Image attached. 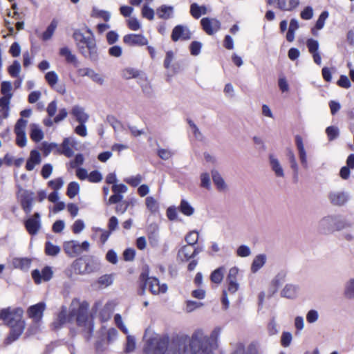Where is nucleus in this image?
<instances>
[{
	"label": "nucleus",
	"instance_id": "f257e3e1",
	"mask_svg": "<svg viewBox=\"0 0 354 354\" xmlns=\"http://www.w3.org/2000/svg\"><path fill=\"white\" fill-rule=\"evenodd\" d=\"M222 328L215 327L209 336L198 328L194 331L190 338L188 335H177L173 339V343L178 347L179 354H214L218 346V337Z\"/></svg>",
	"mask_w": 354,
	"mask_h": 354
},
{
	"label": "nucleus",
	"instance_id": "f03ea898",
	"mask_svg": "<svg viewBox=\"0 0 354 354\" xmlns=\"http://www.w3.org/2000/svg\"><path fill=\"white\" fill-rule=\"evenodd\" d=\"M89 304L86 301H80L74 298L70 305V311L67 314V308L62 306L57 315V320L60 325L71 322L75 317L77 325L81 328V333L88 341L91 339L93 331V319L88 315Z\"/></svg>",
	"mask_w": 354,
	"mask_h": 354
},
{
	"label": "nucleus",
	"instance_id": "7ed1b4c3",
	"mask_svg": "<svg viewBox=\"0 0 354 354\" xmlns=\"http://www.w3.org/2000/svg\"><path fill=\"white\" fill-rule=\"evenodd\" d=\"M24 310L16 308H3L0 310V319L3 320L10 328V331L6 339V343L10 344L17 340L23 333L25 328V321L22 319Z\"/></svg>",
	"mask_w": 354,
	"mask_h": 354
},
{
	"label": "nucleus",
	"instance_id": "20e7f679",
	"mask_svg": "<svg viewBox=\"0 0 354 354\" xmlns=\"http://www.w3.org/2000/svg\"><path fill=\"white\" fill-rule=\"evenodd\" d=\"M85 35L80 29H75L73 33L74 39L79 52L85 57L95 61L97 59V48L93 31L87 26L85 27Z\"/></svg>",
	"mask_w": 354,
	"mask_h": 354
},
{
	"label": "nucleus",
	"instance_id": "39448f33",
	"mask_svg": "<svg viewBox=\"0 0 354 354\" xmlns=\"http://www.w3.org/2000/svg\"><path fill=\"white\" fill-rule=\"evenodd\" d=\"M144 338L146 339L143 348V352L145 354H167L169 344L168 336L160 335L147 329Z\"/></svg>",
	"mask_w": 354,
	"mask_h": 354
},
{
	"label": "nucleus",
	"instance_id": "423d86ee",
	"mask_svg": "<svg viewBox=\"0 0 354 354\" xmlns=\"http://www.w3.org/2000/svg\"><path fill=\"white\" fill-rule=\"evenodd\" d=\"M46 308V303L41 301L29 306L27 309V315L32 321V326L28 328L27 332L29 334H35L39 330Z\"/></svg>",
	"mask_w": 354,
	"mask_h": 354
},
{
	"label": "nucleus",
	"instance_id": "0eeeda50",
	"mask_svg": "<svg viewBox=\"0 0 354 354\" xmlns=\"http://www.w3.org/2000/svg\"><path fill=\"white\" fill-rule=\"evenodd\" d=\"M140 281L141 283V290L139 291L140 295L144 294L145 288L147 286L153 295L165 293L167 290V286L165 283L160 284L158 279L147 277V275L145 273L140 274Z\"/></svg>",
	"mask_w": 354,
	"mask_h": 354
},
{
	"label": "nucleus",
	"instance_id": "6e6552de",
	"mask_svg": "<svg viewBox=\"0 0 354 354\" xmlns=\"http://www.w3.org/2000/svg\"><path fill=\"white\" fill-rule=\"evenodd\" d=\"M90 248V243L87 241L80 243L77 241L71 240L65 241L63 243V250L66 255L71 258L75 257L82 252H88Z\"/></svg>",
	"mask_w": 354,
	"mask_h": 354
},
{
	"label": "nucleus",
	"instance_id": "1a4fd4ad",
	"mask_svg": "<svg viewBox=\"0 0 354 354\" xmlns=\"http://www.w3.org/2000/svg\"><path fill=\"white\" fill-rule=\"evenodd\" d=\"M27 124L28 121L26 120L19 118L17 120L14 128V131L16 135V145L21 148L24 147L27 142L25 133Z\"/></svg>",
	"mask_w": 354,
	"mask_h": 354
},
{
	"label": "nucleus",
	"instance_id": "9d476101",
	"mask_svg": "<svg viewBox=\"0 0 354 354\" xmlns=\"http://www.w3.org/2000/svg\"><path fill=\"white\" fill-rule=\"evenodd\" d=\"M34 193L30 190H23L19 195V201L21 209L28 214L32 209Z\"/></svg>",
	"mask_w": 354,
	"mask_h": 354
},
{
	"label": "nucleus",
	"instance_id": "9b49d317",
	"mask_svg": "<svg viewBox=\"0 0 354 354\" xmlns=\"http://www.w3.org/2000/svg\"><path fill=\"white\" fill-rule=\"evenodd\" d=\"M201 25L209 35H214L221 29V22L216 18L204 17L201 20Z\"/></svg>",
	"mask_w": 354,
	"mask_h": 354
},
{
	"label": "nucleus",
	"instance_id": "f8f14e48",
	"mask_svg": "<svg viewBox=\"0 0 354 354\" xmlns=\"http://www.w3.org/2000/svg\"><path fill=\"white\" fill-rule=\"evenodd\" d=\"M24 226L29 234H37L41 227L39 213L35 212L31 217L26 220L24 222Z\"/></svg>",
	"mask_w": 354,
	"mask_h": 354
},
{
	"label": "nucleus",
	"instance_id": "ddd939ff",
	"mask_svg": "<svg viewBox=\"0 0 354 354\" xmlns=\"http://www.w3.org/2000/svg\"><path fill=\"white\" fill-rule=\"evenodd\" d=\"M111 190L113 194L109 197L108 201L106 203L107 205H113L123 199L122 194L127 192V187L124 184H115L113 185Z\"/></svg>",
	"mask_w": 354,
	"mask_h": 354
},
{
	"label": "nucleus",
	"instance_id": "4468645a",
	"mask_svg": "<svg viewBox=\"0 0 354 354\" xmlns=\"http://www.w3.org/2000/svg\"><path fill=\"white\" fill-rule=\"evenodd\" d=\"M53 272L49 266L44 267L40 272L38 270L32 271L31 276L36 284L41 283V281H48L53 277Z\"/></svg>",
	"mask_w": 354,
	"mask_h": 354
},
{
	"label": "nucleus",
	"instance_id": "2eb2a0df",
	"mask_svg": "<svg viewBox=\"0 0 354 354\" xmlns=\"http://www.w3.org/2000/svg\"><path fill=\"white\" fill-rule=\"evenodd\" d=\"M123 42L128 46H143L148 44L147 39L141 34H127L123 37Z\"/></svg>",
	"mask_w": 354,
	"mask_h": 354
},
{
	"label": "nucleus",
	"instance_id": "dca6fc26",
	"mask_svg": "<svg viewBox=\"0 0 354 354\" xmlns=\"http://www.w3.org/2000/svg\"><path fill=\"white\" fill-rule=\"evenodd\" d=\"M171 37L174 41H177L179 39L188 40L191 38V32L187 27L178 25L174 28Z\"/></svg>",
	"mask_w": 354,
	"mask_h": 354
},
{
	"label": "nucleus",
	"instance_id": "f3484780",
	"mask_svg": "<svg viewBox=\"0 0 354 354\" xmlns=\"http://www.w3.org/2000/svg\"><path fill=\"white\" fill-rule=\"evenodd\" d=\"M84 268L86 274L95 272L100 268V263L97 259L93 256L84 257Z\"/></svg>",
	"mask_w": 354,
	"mask_h": 354
},
{
	"label": "nucleus",
	"instance_id": "a211bd4d",
	"mask_svg": "<svg viewBox=\"0 0 354 354\" xmlns=\"http://www.w3.org/2000/svg\"><path fill=\"white\" fill-rule=\"evenodd\" d=\"M41 161V158L39 152L33 149L30 153V156L27 159L26 164V169L27 171H32L35 169V166L40 164Z\"/></svg>",
	"mask_w": 354,
	"mask_h": 354
},
{
	"label": "nucleus",
	"instance_id": "6ab92c4d",
	"mask_svg": "<svg viewBox=\"0 0 354 354\" xmlns=\"http://www.w3.org/2000/svg\"><path fill=\"white\" fill-rule=\"evenodd\" d=\"M71 113L79 123H86L89 118L84 109L79 105L73 106Z\"/></svg>",
	"mask_w": 354,
	"mask_h": 354
},
{
	"label": "nucleus",
	"instance_id": "aec40b11",
	"mask_svg": "<svg viewBox=\"0 0 354 354\" xmlns=\"http://www.w3.org/2000/svg\"><path fill=\"white\" fill-rule=\"evenodd\" d=\"M10 96H2L0 97V123L3 120L8 118L10 114Z\"/></svg>",
	"mask_w": 354,
	"mask_h": 354
},
{
	"label": "nucleus",
	"instance_id": "412c9836",
	"mask_svg": "<svg viewBox=\"0 0 354 354\" xmlns=\"http://www.w3.org/2000/svg\"><path fill=\"white\" fill-rule=\"evenodd\" d=\"M328 198L333 205L341 206L347 202L348 197L344 192H331Z\"/></svg>",
	"mask_w": 354,
	"mask_h": 354
},
{
	"label": "nucleus",
	"instance_id": "4be33fe9",
	"mask_svg": "<svg viewBox=\"0 0 354 354\" xmlns=\"http://www.w3.org/2000/svg\"><path fill=\"white\" fill-rule=\"evenodd\" d=\"M295 144H296V146H297L298 151H299L301 163L304 167H307L306 153L304 149L303 139H302L301 136H300L299 135H297L295 136Z\"/></svg>",
	"mask_w": 354,
	"mask_h": 354
},
{
	"label": "nucleus",
	"instance_id": "5701e85b",
	"mask_svg": "<svg viewBox=\"0 0 354 354\" xmlns=\"http://www.w3.org/2000/svg\"><path fill=\"white\" fill-rule=\"evenodd\" d=\"M59 55L64 57L65 60L68 64H73L74 66L77 67L78 65V61L75 55L71 53L70 48L67 46L61 48L59 49Z\"/></svg>",
	"mask_w": 354,
	"mask_h": 354
},
{
	"label": "nucleus",
	"instance_id": "b1692460",
	"mask_svg": "<svg viewBox=\"0 0 354 354\" xmlns=\"http://www.w3.org/2000/svg\"><path fill=\"white\" fill-rule=\"evenodd\" d=\"M277 8L284 11H292L296 8L299 4V0H276Z\"/></svg>",
	"mask_w": 354,
	"mask_h": 354
},
{
	"label": "nucleus",
	"instance_id": "393cba45",
	"mask_svg": "<svg viewBox=\"0 0 354 354\" xmlns=\"http://www.w3.org/2000/svg\"><path fill=\"white\" fill-rule=\"evenodd\" d=\"M84 258L76 259L71 265V271L72 273L78 275H86V272L84 268Z\"/></svg>",
	"mask_w": 354,
	"mask_h": 354
},
{
	"label": "nucleus",
	"instance_id": "a878e982",
	"mask_svg": "<svg viewBox=\"0 0 354 354\" xmlns=\"http://www.w3.org/2000/svg\"><path fill=\"white\" fill-rule=\"evenodd\" d=\"M178 257L182 261H187L194 258L195 256L194 255L193 246H183L178 252Z\"/></svg>",
	"mask_w": 354,
	"mask_h": 354
},
{
	"label": "nucleus",
	"instance_id": "bb28decb",
	"mask_svg": "<svg viewBox=\"0 0 354 354\" xmlns=\"http://www.w3.org/2000/svg\"><path fill=\"white\" fill-rule=\"evenodd\" d=\"M113 310V304L111 301L107 302L100 312V319L102 322H107Z\"/></svg>",
	"mask_w": 354,
	"mask_h": 354
},
{
	"label": "nucleus",
	"instance_id": "cd10ccee",
	"mask_svg": "<svg viewBox=\"0 0 354 354\" xmlns=\"http://www.w3.org/2000/svg\"><path fill=\"white\" fill-rule=\"evenodd\" d=\"M156 14L160 19H168L173 17L174 9L172 6L162 5L156 10Z\"/></svg>",
	"mask_w": 354,
	"mask_h": 354
},
{
	"label": "nucleus",
	"instance_id": "c85d7f7f",
	"mask_svg": "<svg viewBox=\"0 0 354 354\" xmlns=\"http://www.w3.org/2000/svg\"><path fill=\"white\" fill-rule=\"evenodd\" d=\"M57 151L59 153L64 155L67 158L72 157L73 155V150L71 147L70 138H64L60 148L57 149Z\"/></svg>",
	"mask_w": 354,
	"mask_h": 354
},
{
	"label": "nucleus",
	"instance_id": "c756f323",
	"mask_svg": "<svg viewBox=\"0 0 354 354\" xmlns=\"http://www.w3.org/2000/svg\"><path fill=\"white\" fill-rule=\"evenodd\" d=\"M31 264V260L28 258H14L12 265L15 268L28 270Z\"/></svg>",
	"mask_w": 354,
	"mask_h": 354
},
{
	"label": "nucleus",
	"instance_id": "7c9ffc66",
	"mask_svg": "<svg viewBox=\"0 0 354 354\" xmlns=\"http://www.w3.org/2000/svg\"><path fill=\"white\" fill-rule=\"evenodd\" d=\"M30 137L35 142H40L44 138V133L41 129L35 124L30 126Z\"/></svg>",
	"mask_w": 354,
	"mask_h": 354
},
{
	"label": "nucleus",
	"instance_id": "2f4dec72",
	"mask_svg": "<svg viewBox=\"0 0 354 354\" xmlns=\"http://www.w3.org/2000/svg\"><path fill=\"white\" fill-rule=\"evenodd\" d=\"M58 21L57 19H53L49 26L47 27L46 30L43 32L41 39L44 41L49 40L54 34V32L57 26Z\"/></svg>",
	"mask_w": 354,
	"mask_h": 354
},
{
	"label": "nucleus",
	"instance_id": "473e14b6",
	"mask_svg": "<svg viewBox=\"0 0 354 354\" xmlns=\"http://www.w3.org/2000/svg\"><path fill=\"white\" fill-rule=\"evenodd\" d=\"M207 13V8L205 6H199L197 3H193L190 6V14L195 19H198L202 15Z\"/></svg>",
	"mask_w": 354,
	"mask_h": 354
},
{
	"label": "nucleus",
	"instance_id": "72a5a7b5",
	"mask_svg": "<svg viewBox=\"0 0 354 354\" xmlns=\"http://www.w3.org/2000/svg\"><path fill=\"white\" fill-rule=\"evenodd\" d=\"M91 17L102 19L106 22H108L111 17L109 12L104 10H100L96 7H93L91 14Z\"/></svg>",
	"mask_w": 354,
	"mask_h": 354
},
{
	"label": "nucleus",
	"instance_id": "f704fd0d",
	"mask_svg": "<svg viewBox=\"0 0 354 354\" xmlns=\"http://www.w3.org/2000/svg\"><path fill=\"white\" fill-rule=\"evenodd\" d=\"M178 210L187 216H192L194 212V207L185 199L181 200Z\"/></svg>",
	"mask_w": 354,
	"mask_h": 354
},
{
	"label": "nucleus",
	"instance_id": "c9c22d12",
	"mask_svg": "<svg viewBox=\"0 0 354 354\" xmlns=\"http://www.w3.org/2000/svg\"><path fill=\"white\" fill-rule=\"evenodd\" d=\"M266 260V255L259 254L253 260L251 270L252 272H257L265 264Z\"/></svg>",
	"mask_w": 354,
	"mask_h": 354
},
{
	"label": "nucleus",
	"instance_id": "e433bc0d",
	"mask_svg": "<svg viewBox=\"0 0 354 354\" xmlns=\"http://www.w3.org/2000/svg\"><path fill=\"white\" fill-rule=\"evenodd\" d=\"M329 16V13L328 11L324 10L323 11L320 15L319 16L318 19L316 21L315 26L314 28H312L311 31L313 35H315V29L316 30H321L324 28L325 21L328 19Z\"/></svg>",
	"mask_w": 354,
	"mask_h": 354
},
{
	"label": "nucleus",
	"instance_id": "4c0bfd02",
	"mask_svg": "<svg viewBox=\"0 0 354 354\" xmlns=\"http://www.w3.org/2000/svg\"><path fill=\"white\" fill-rule=\"evenodd\" d=\"M45 254L48 256L55 257L60 252V248L48 241L45 243Z\"/></svg>",
	"mask_w": 354,
	"mask_h": 354
},
{
	"label": "nucleus",
	"instance_id": "58836bf2",
	"mask_svg": "<svg viewBox=\"0 0 354 354\" xmlns=\"http://www.w3.org/2000/svg\"><path fill=\"white\" fill-rule=\"evenodd\" d=\"M270 161L272 170L274 171L277 176L283 177V170L280 165L278 160L275 158L272 155L270 156Z\"/></svg>",
	"mask_w": 354,
	"mask_h": 354
},
{
	"label": "nucleus",
	"instance_id": "ea45409f",
	"mask_svg": "<svg viewBox=\"0 0 354 354\" xmlns=\"http://www.w3.org/2000/svg\"><path fill=\"white\" fill-rule=\"evenodd\" d=\"M224 270L225 269L223 267H220L214 270L210 275L211 281L214 283H221L223 279Z\"/></svg>",
	"mask_w": 354,
	"mask_h": 354
},
{
	"label": "nucleus",
	"instance_id": "a19ab883",
	"mask_svg": "<svg viewBox=\"0 0 354 354\" xmlns=\"http://www.w3.org/2000/svg\"><path fill=\"white\" fill-rule=\"evenodd\" d=\"M80 192V185L77 182H71L67 187L66 195L73 198Z\"/></svg>",
	"mask_w": 354,
	"mask_h": 354
},
{
	"label": "nucleus",
	"instance_id": "79ce46f5",
	"mask_svg": "<svg viewBox=\"0 0 354 354\" xmlns=\"http://www.w3.org/2000/svg\"><path fill=\"white\" fill-rule=\"evenodd\" d=\"M147 208L151 212L156 213L158 211L159 206L156 200L153 196H147L145 199Z\"/></svg>",
	"mask_w": 354,
	"mask_h": 354
},
{
	"label": "nucleus",
	"instance_id": "37998d69",
	"mask_svg": "<svg viewBox=\"0 0 354 354\" xmlns=\"http://www.w3.org/2000/svg\"><path fill=\"white\" fill-rule=\"evenodd\" d=\"M212 180L218 189H223L225 188V182L221 176L216 171H212Z\"/></svg>",
	"mask_w": 354,
	"mask_h": 354
},
{
	"label": "nucleus",
	"instance_id": "c03bdc74",
	"mask_svg": "<svg viewBox=\"0 0 354 354\" xmlns=\"http://www.w3.org/2000/svg\"><path fill=\"white\" fill-rule=\"evenodd\" d=\"M297 288L292 285H286L281 291V295L286 298H293L296 296Z\"/></svg>",
	"mask_w": 354,
	"mask_h": 354
},
{
	"label": "nucleus",
	"instance_id": "a18cd8bd",
	"mask_svg": "<svg viewBox=\"0 0 354 354\" xmlns=\"http://www.w3.org/2000/svg\"><path fill=\"white\" fill-rule=\"evenodd\" d=\"M116 205L115 211L118 214H124L129 207L131 203L129 201L122 199L120 201L115 203Z\"/></svg>",
	"mask_w": 354,
	"mask_h": 354
},
{
	"label": "nucleus",
	"instance_id": "49530a36",
	"mask_svg": "<svg viewBox=\"0 0 354 354\" xmlns=\"http://www.w3.org/2000/svg\"><path fill=\"white\" fill-rule=\"evenodd\" d=\"M21 71L20 63L17 60H15L8 67V72L12 77H17Z\"/></svg>",
	"mask_w": 354,
	"mask_h": 354
},
{
	"label": "nucleus",
	"instance_id": "de8ad7c7",
	"mask_svg": "<svg viewBox=\"0 0 354 354\" xmlns=\"http://www.w3.org/2000/svg\"><path fill=\"white\" fill-rule=\"evenodd\" d=\"M45 80L51 88H54L58 81V76L55 71H49L45 75Z\"/></svg>",
	"mask_w": 354,
	"mask_h": 354
},
{
	"label": "nucleus",
	"instance_id": "09e8293b",
	"mask_svg": "<svg viewBox=\"0 0 354 354\" xmlns=\"http://www.w3.org/2000/svg\"><path fill=\"white\" fill-rule=\"evenodd\" d=\"M198 233L196 231H192L185 236V241L187 243V245H195L198 241Z\"/></svg>",
	"mask_w": 354,
	"mask_h": 354
},
{
	"label": "nucleus",
	"instance_id": "8fccbe9b",
	"mask_svg": "<svg viewBox=\"0 0 354 354\" xmlns=\"http://www.w3.org/2000/svg\"><path fill=\"white\" fill-rule=\"evenodd\" d=\"M113 283L112 274H104L100 277L97 279V283L100 287H107Z\"/></svg>",
	"mask_w": 354,
	"mask_h": 354
},
{
	"label": "nucleus",
	"instance_id": "3c124183",
	"mask_svg": "<svg viewBox=\"0 0 354 354\" xmlns=\"http://www.w3.org/2000/svg\"><path fill=\"white\" fill-rule=\"evenodd\" d=\"M326 133L328 136V140L332 141L339 136V129L335 126L328 127L326 129Z\"/></svg>",
	"mask_w": 354,
	"mask_h": 354
},
{
	"label": "nucleus",
	"instance_id": "603ef678",
	"mask_svg": "<svg viewBox=\"0 0 354 354\" xmlns=\"http://www.w3.org/2000/svg\"><path fill=\"white\" fill-rule=\"evenodd\" d=\"M12 85L10 82L4 81L1 84V93L3 96H10L12 97V93H11Z\"/></svg>",
	"mask_w": 354,
	"mask_h": 354
},
{
	"label": "nucleus",
	"instance_id": "864d4df0",
	"mask_svg": "<svg viewBox=\"0 0 354 354\" xmlns=\"http://www.w3.org/2000/svg\"><path fill=\"white\" fill-rule=\"evenodd\" d=\"M142 180V177L140 174L130 176L124 180V181L132 187H137Z\"/></svg>",
	"mask_w": 354,
	"mask_h": 354
},
{
	"label": "nucleus",
	"instance_id": "5fc2aeb1",
	"mask_svg": "<svg viewBox=\"0 0 354 354\" xmlns=\"http://www.w3.org/2000/svg\"><path fill=\"white\" fill-rule=\"evenodd\" d=\"M87 179L90 183H97L102 180V176L99 171L94 170L90 172Z\"/></svg>",
	"mask_w": 354,
	"mask_h": 354
},
{
	"label": "nucleus",
	"instance_id": "6e6d98bb",
	"mask_svg": "<svg viewBox=\"0 0 354 354\" xmlns=\"http://www.w3.org/2000/svg\"><path fill=\"white\" fill-rule=\"evenodd\" d=\"M287 156H288V157L289 158V161L290 162L291 168L295 171V176H297V171H298V166H297L296 158H295V154H294L293 151L291 149H288V153H287Z\"/></svg>",
	"mask_w": 354,
	"mask_h": 354
},
{
	"label": "nucleus",
	"instance_id": "4d7b16f0",
	"mask_svg": "<svg viewBox=\"0 0 354 354\" xmlns=\"http://www.w3.org/2000/svg\"><path fill=\"white\" fill-rule=\"evenodd\" d=\"M63 184V179L61 177L51 180L48 183V186L54 191H58L62 187Z\"/></svg>",
	"mask_w": 354,
	"mask_h": 354
},
{
	"label": "nucleus",
	"instance_id": "13d9d810",
	"mask_svg": "<svg viewBox=\"0 0 354 354\" xmlns=\"http://www.w3.org/2000/svg\"><path fill=\"white\" fill-rule=\"evenodd\" d=\"M306 45L310 54L318 52L319 43L317 40L308 39L306 41Z\"/></svg>",
	"mask_w": 354,
	"mask_h": 354
},
{
	"label": "nucleus",
	"instance_id": "bf43d9fd",
	"mask_svg": "<svg viewBox=\"0 0 354 354\" xmlns=\"http://www.w3.org/2000/svg\"><path fill=\"white\" fill-rule=\"evenodd\" d=\"M142 16L149 20H153L154 18V11L152 8L145 5L142 8Z\"/></svg>",
	"mask_w": 354,
	"mask_h": 354
},
{
	"label": "nucleus",
	"instance_id": "052dcab7",
	"mask_svg": "<svg viewBox=\"0 0 354 354\" xmlns=\"http://www.w3.org/2000/svg\"><path fill=\"white\" fill-rule=\"evenodd\" d=\"M202 44L199 41H194L189 46L191 55L194 56L198 55L201 53Z\"/></svg>",
	"mask_w": 354,
	"mask_h": 354
},
{
	"label": "nucleus",
	"instance_id": "680f3d73",
	"mask_svg": "<svg viewBox=\"0 0 354 354\" xmlns=\"http://www.w3.org/2000/svg\"><path fill=\"white\" fill-rule=\"evenodd\" d=\"M114 321H115V323L116 326H118V328L121 331H122L124 334L127 335L128 330H127V327L124 325V324L122 322V317L120 314L115 315Z\"/></svg>",
	"mask_w": 354,
	"mask_h": 354
},
{
	"label": "nucleus",
	"instance_id": "e2e57ef3",
	"mask_svg": "<svg viewBox=\"0 0 354 354\" xmlns=\"http://www.w3.org/2000/svg\"><path fill=\"white\" fill-rule=\"evenodd\" d=\"M344 294L347 298H354V279L350 280L346 286Z\"/></svg>",
	"mask_w": 354,
	"mask_h": 354
},
{
	"label": "nucleus",
	"instance_id": "0e129e2a",
	"mask_svg": "<svg viewBox=\"0 0 354 354\" xmlns=\"http://www.w3.org/2000/svg\"><path fill=\"white\" fill-rule=\"evenodd\" d=\"M313 10L311 6H306L300 13L302 19L309 20L313 18Z\"/></svg>",
	"mask_w": 354,
	"mask_h": 354
},
{
	"label": "nucleus",
	"instance_id": "69168bd1",
	"mask_svg": "<svg viewBox=\"0 0 354 354\" xmlns=\"http://www.w3.org/2000/svg\"><path fill=\"white\" fill-rule=\"evenodd\" d=\"M53 171V166L46 163L44 164L41 170V175L44 179H47L50 177Z\"/></svg>",
	"mask_w": 354,
	"mask_h": 354
},
{
	"label": "nucleus",
	"instance_id": "338daca9",
	"mask_svg": "<svg viewBox=\"0 0 354 354\" xmlns=\"http://www.w3.org/2000/svg\"><path fill=\"white\" fill-rule=\"evenodd\" d=\"M84 227L85 225L84 221L81 219H77L74 222L72 227V230L74 234H79L84 230Z\"/></svg>",
	"mask_w": 354,
	"mask_h": 354
},
{
	"label": "nucleus",
	"instance_id": "774afa93",
	"mask_svg": "<svg viewBox=\"0 0 354 354\" xmlns=\"http://www.w3.org/2000/svg\"><path fill=\"white\" fill-rule=\"evenodd\" d=\"M337 85L344 88H349L351 86V82L347 76L342 75L337 82Z\"/></svg>",
	"mask_w": 354,
	"mask_h": 354
}]
</instances>
